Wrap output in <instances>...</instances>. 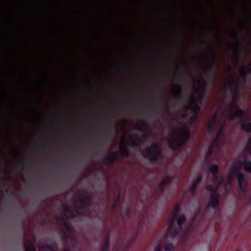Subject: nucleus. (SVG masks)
Here are the masks:
<instances>
[{"label":"nucleus","instance_id":"nucleus-3","mask_svg":"<svg viewBox=\"0 0 251 251\" xmlns=\"http://www.w3.org/2000/svg\"><path fill=\"white\" fill-rule=\"evenodd\" d=\"M158 154V149L156 145H153L150 148L147 149L144 153V155L151 159H154Z\"/></svg>","mask_w":251,"mask_h":251},{"label":"nucleus","instance_id":"nucleus-10","mask_svg":"<svg viewBox=\"0 0 251 251\" xmlns=\"http://www.w3.org/2000/svg\"><path fill=\"white\" fill-rule=\"evenodd\" d=\"M33 249V245L30 242H28V243L25 245L26 251H32Z\"/></svg>","mask_w":251,"mask_h":251},{"label":"nucleus","instance_id":"nucleus-15","mask_svg":"<svg viewBox=\"0 0 251 251\" xmlns=\"http://www.w3.org/2000/svg\"><path fill=\"white\" fill-rule=\"evenodd\" d=\"M195 184H194V185H193V186H192V188H191V190H192V191H193V190H194V188H195Z\"/></svg>","mask_w":251,"mask_h":251},{"label":"nucleus","instance_id":"nucleus-2","mask_svg":"<svg viewBox=\"0 0 251 251\" xmlns=\"http://www.w3.org/2000/svg\"><path fill=\"white\" fill-rule=\"evenodd\" d=\"M240 168V165L239 164H234L232 165L230 168L229 173L228 176L226 178V181L225 182L224 178H222V180L221 182L218 183V185L216 184V180L214 178L215 175L218 172V167L217 165H213L210 169V172L213 175L214 178L212 180V184L214 185V187H213V185L211 184L208 185L206 186V189L212 193H214L217 189L221 185H222L223 183L225 185L226 187L227 186L228 184H230L232 181V177L235 173H238L239 171Z\"/></svg>","mask_w":251,"mask_h":251},{"label":"nucleus","instance_id":"nucleus-5","mask_svg":"<svg viewBox=\"0 0 251 251\" xmlns=\"http://www.w3.org/2000/svg\"><path fill=\"white\" fill-rule=\"evenodd\" d=\"M237 178L239 183V186L241 188H243L246 186V182L244 179V177L242 174L238 173L237 176Z\"/></svg>","mask_w":251,"mask_h":251},{"label":"nucleus","instance_id":"nucleus-9","mask_svg":"<svg viewBox=\"0 0 251 251\" xmlns=\"http://www.w3.org/2000/svg\"><path fill=\"white\" fill-rule=\"evenodd\" d=\"M243 166L245 170L248 172H251V162L248 161H245Z\"/></svg>","mask_w":251,"mask_h":251},{"label":"nucleus","instance_id":"nucleus-6","mask_svg":"<svg viewBox=\"0 0 251 251\" xmlns=\"http://www.w3.org/2000/svg\"><path fill=\"white\" fill-rule=\"evenodd\" d=\"M189 133L186 129H182L178 133L179 137L183 140L186 139Z\"/></svg>","mask_w":251,"mask_h":251},{"label":"nucleus","instance_id":"nucleus-14","mask_svg":"<svg viewBox=\"0 0 251 251\" xmlns=\"http://www.w3.org/2000/svg\"><path fill=\"white\" fill-rule=\"evenodd\" d=\"M213 126L212 124H210L208 126V130L210 131L211 128Z\"/></svg>","mask_w":251,"mask_h":251},{"label":"nucleus","instance_id":"nucleus-7","mask_svg":"<svg viewBox=\"0 0 251 251\" xmlns=\"http://www.w3.org/2000/svg\"><path fill=\"white\" fill-rule=\"evenodd\" d=\"M189 108L192 109L195 113L197 112L200 110L199 106L194 101H193L189 106Z\"/></svg>","mask_w":251,"mask_h":251},{"label":"nucleus","instance_id":"nucleus-16","mask_svg":"<svg viewBox=\"0 0 251 251\" xmlns=\"http://www.w3.org/2000/svg\"><path fill=\"white\" fill-rule=\"evenodd\" d=\"M160 248L159 247L155 249V251H160Z\"/></svg>","mask_w":251,"mask_h":251},{"label":"nucleus","instance_id":"nucleus-13","mask_svg":"<svg viewBox=\"0 0 251 251\" xmlns=\"http://www.w3.org/2000/svg\"><path fill=\"white\" fill-rule=\"evenodd\" d=\"M247 149L250 151L251 150V140L249 142Z\"/></svg>","mask_w":251,"mask_h":251},{"label":"nucleus","instance_id":"nucleus-11","mask_svg":"<svg viewBox=\"0 0 251 251\" xmlns=\"http://www.w3.org/2000/svg\"><path fill=\"white\" fill-rule=\"evenodd\" d=\"M165 249L166 251H170L173 249V246L171 244H167Z\"/></svg>","mask_w":251,"mask_h":251},{"label":"nucleus","instance_id":"nucleus-4","mask_svg":"<svg viewBox=\"0 0 251 251\" xmlns=\"http://www.w3.org/2000/svg\"><path fill=\"white\" fill-rule=\"evenodd\" d=\"M219 203V196L217 195H213L208 201L207 208L209 209L210 207L212 208H215Z\"/></svg>","mask_w":251,"mask_h":251},{"label":"nucleus","instance_id":"nucleus-1","mask_svg":"<svg viewBox=\"0 0 251 251\" xmlns=\"http://www.w3.org/2000/svg\"><path fill=\"white\" fill-rule=\"evenodd\" d=\"M179 210V205L176 203L173 208L171 217L167 221L166 236L175 237L180 233L185 219L182 214L177 215Z\"/></svg>","mask_w":251,"mask_h":251},{"label":"nucleus","instance_id":"nucleus-12","mask_svg":"<svg viewBox=\"0 0 251 251\" xmlns=\"http://www.w3.org/2000/svg\"><path fill=\"white\" fill-rule=\"evenodd\" d=\"M242 114H243L242 111L240 109H238L236 111L235 116L241 117Z\"/></svg>","mask_w":251,"mask_h":251},{"label":"nucleus","instance_id":"nucleus-8","mask_svg":"<svg viewBox=\"0 0 251 251\" xmlns=\"http://www.w3.org/2000/svg\"><path fill=\"white\" fill-rule=\"evenodd\" d=\"M242 129L245 131H249L251 129V123L245 122L242 126Z\"/></svg>","mask_w":251,"mask_h":251}]
</instances>
